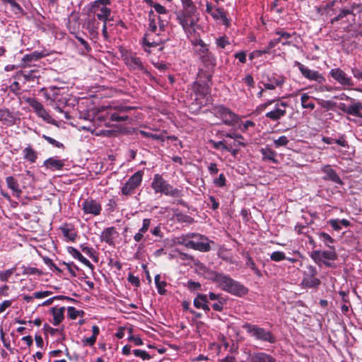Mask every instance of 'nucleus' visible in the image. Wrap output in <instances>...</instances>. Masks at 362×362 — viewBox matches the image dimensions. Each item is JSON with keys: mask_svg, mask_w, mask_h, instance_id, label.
<instances>
[{"mask_svg": "<svg viewBox=\"0 0 362 362\" xmlns=\"http://www.w3.org/2000/svg\"><path fill=\"white\" fill-rule=\"evenodd\" d=\"M245 265L247 267H249L250 269H251L257 276H262V273H261L260 270L256 267L255 262L253 261L252 257L249 255H247V257H246Z\"/></svg>", "mask_w": 362, "mask_h": 362, "instance_id": "42", "label": "nucleus"}, {"mask_svg": "<svg viewBox=\"0 0 362 362\" xmlns=\"http://www.w3.org/2000/svg\"><path fill=\"white\" fill-rule=\"evenodd\" d=\"M143 173L138 171L132 175L121 189L122 194L124 196H131L135 193L136 189L141 185Z\"/></svg>", "mask_w": 362, "mask_h": 362, "instance_id": "7", "label": "nucleus"}, {"mask_svg": "<svg viewBox=\"0 0 362 362\" xmlns=\"http://www.w3.org/2000/svg\"><path fill=\"white\" fill-rule=\"evenodd\" d=\"M329 223L333 228V229L337 231H339L341 229V226L339 222V219H330L329 221Z\"/></svg>", "mask_w": 362, "mask_h": 362, "instance_id": "63", "label": "nucleus"}, {"mask_svg": "<svg viewBox=\"0 0 362 362\" xmlns=\"http://www.w3.org/2000/svg\"><path fill=\"white\" fill-rule=\"evenodd\" d=\"M122 57L124 63L130 69L137 72L147 73L141 59L135 53L127 52Z\"/></svg>", "mask_w": 362, "mask_h": 362, "instance_id": "9", "label": "nucleus"}, {"mask_svg": "<svg viewBox=\"0 0 362 362\" xmlns=\"http://www.w3.org/2000/svg\"><path fill=\"white\" fill-rule=\"evenodd\" d=\"M321 171L325 174L324 180H330L334 183L342 185L343 182L335 170L329 165H326L321 168Z\"/></svg>", "mask_w": 362, "mask_h": 362, "instance_id": "17", "label": "nucleus"}, {"mask_svg": "<svg viewBox=\"0 0 362 362\" xmlns=\"http://www.w3.org/2000/svg\"><path fill=\"white\" fill-rule=\"evenodd\" d=\"M289 142V140L286 136H281L277 139L274 140V144L276 148L281 146H286Z\"/></svg>", "mask_w": 362, "mask_h": 362, "instance_id": "53", "label": "nucleus"}, {"mask_svg": "<svg viewBox=\"0 0 362 362\" xmlns=\"http://www.w3.org/2000/svg\"><path fill=\"white\" fill-rule=\"evenodd\" d=\"M352 14L355 16L353 13V10H349L348 8H343L340 10L339 13L331 20V23L334 24L335 22H337L346 16L347 15Z\"/></svg>", "mask_w": 362, "mask_h": 362, "instance_id": "44", "label": "nucleus"}, {"mask_svg": "<svg viewBox=\"0 0 362 362\" xmlns=\"http://www.w3.org/2000/svg\"><path fill=\"white\" fill-rule=\"evenodd\" d=\"M133 354L135 356L139 357L144 361L150 360L151 358V356L149 355V354L144 350L134 349L133 350Z\"/></svg>", "mask_w": 362, "mask_h": 362, "instance_id": "50", "label": "nucleus"}, {"mask_svg": "<svg viewBox=\"0 0 362 362\" xmlns=\"http://www.w3.org/2000/svg\"><path fill=\"white\" fill-rule=\"evenodd\" d=\"M151 219L150 218H144L142 221V226L139 230L138 233H136L134 236V240L136 242H140L143 240L144 234L148 230L151 225Z\"/></svg>", "mask_w": 362, "mask_h": 362, "instance_id": "26", "label": "nucleus"}, {"mask_svg": "<svg viewBox=\"0 0 362 362\" xmlns=\"http://www.w3.org/2000/svg\"><path fill=\"white\" fill-rule=\"evenodd\" d=\"M166 196L173 198H181L183 196L182 191L177 188L173 187L170 183L167 182L165 189L162 192Z\"/></svg>", "mask_w": 362, "mask_h": 362, "instance_id": "28", "label": "nucleus"}, {"mask_svg": "<svg viewBox=\"0 0 362 362\" xmlns=\"http://www.w3.org/2000/svg\"><path fill=\"white\" fill-rule=\"evenodd\" d=\"M23 274L33 275V274H41V272L37 268H35V267H23Z\"/></svg>", "mask_w": 362, "mask_h": 362, "instance_id": "59", "label": "nucleus"}, {"mask_svg": "<svg viewBox=\"0 0 362 362\" xmlns=\"http://www.w3.org/2000/svg\"><path fill=\"white\" fill-rule=\"evenodd\" d=\"M329 250H313L310 254V257L317 264L321 265L323 263L328 267H334V263L332 262L335 261L337 259V255L334 247L329 248Z\"/></svg>", "mask_w": 362, "mask_h": 362, "instance_id": "6", "label": "nucleus"}, {"mask_svg": "<svg viewBox=\"0 0 362 362\" xmlns=\"http://www.w3.org/2000/svg\"><path fill=\"white\" fill-rule=\"evenodd\" d=\"M216 115L222 119L224 124L228 125L232 124L237 118V115L235 113L223 106L217 107Z\"/></svg>", "mask_w": 362, "mask_h": 362, "instance_id": "16", "label": "nucleus"}, {"mask_svg": "<svg viewBox=\"0 0 362 362\" xmlns=\"http://www.w3.org/2000/svg\"><path fill=\"white\" fill-rule=\"evenodd\" d=\"M139 134L141 135H142L144 137L151 138L154 140H159L161 139L160 135H158L156 134H152L151 132L143 131V130L140 131Z\"/></svg>", "mask_w": 362, "mask_h": 362, "instance_id": "62", "label": "nucleus"}, {"mask_svg": "<svg viewBox=\"0 0 362 362\" xmlns=\"http://www.w3.org/2000/svg\"><path fill=\"white\" fill-rule=\"evenodd\" d=\"M181 1L182 4V11L197 10V8L192 0H181Z\"/></svg>", "mask_w": 362, "mask_h": 362, "instance_id": "56", "label": "nucleus"}, {"mask_svg": "<svg viewBox=\"0 0 362 362\" xmlns=\"http://www.w3.org/2000/svg\"><path fill=\"white\" fill-rule=\"evenodd\" d=\"M70 253L75 259H78L83 264L89 267L90 268H93V266L90 261L84 257L78 250L71 247Z\"/></svg>", "mask_w": 362, "mask_h": 362, "instance_id": "35", "label": "nucleus"}, {"mask_svg": "<svg viewBox=\"0 0 362 362\" xmlns=\"http://www.w3.org/2000/svg\"><path fill=\"white\" fill-rule=\"evenodd\" d=\"M149 16L150 23L148 33H154L156 35H160V32H163V30H160L159 28H157L156 22L154 18L155 16L153 11L150 13Z\"/></svg>", "mask_w": 362, "mask_h": 362, "instance_id": "38", "label": "nucleus"}, {"mask_svg": "<svg viewBox=\"0 0 362 362\" xmlns=\"http://www.w3.org/2000/svg\"><path fill=\"white\" fill-rule=\"evenodd\" d=\"M270 259L274 262H280L281 260L286 259V257L284 252L281 251H276L271 254Z\"/></svg>", "mask_w": 362, "mask_h": 362, "instance_id": "52", "label": "nucleus"}, {"mask_svg": "<svg viewBox=\"0 0 362 362\" xmlns=\"http://www.w3.org/2000/svg\"><path fill=\"white\" fill-rule=\"evenodd\" d=\"M362 110V103L357 102L354 105H349L346 109H342V110L349 115H354L358 117H362L361 110Z\"/></svg>", "mask_w": 362, "mask_h": 362, "instance_id": "31", "label": "nucleus"}, {"mask_svg": "<svg viewBox=\"0 0 362 362\" xmlns=\"http://www.w3.org/2000/svg\"><path fill=\"white\" fill-rule=\"evenodd\" d=\"M167 182L160 175L156 174L151 182V187L156 193H162Z\"/></svg>", "mask_w": 362, "mask_h": 362, "instance_id": "23", "label": "nucleus"}, {"mask_svg": "<svg viewBox=\"0 0 362 362\" xmlns=\"http://www.w3.org/2000/svg\"><path fill=\"white\" fill-rule=\"evenodd\" d=\"M67 313L70 319L75 320L80 315L83 316L84 312L83 310H78L74 307L70 306L67 308Z\"/></svg>", "mask_w": 362, "mask_h": 362, "instance_id": "45", "label": "nucleus"}, {"mask_svg": "<svg viewBox=\"0 0 362 362\" xmlns=\"http://www.w3.org/2000/svg\"><path fill=\"white\" fill-rule=\"evenodd\" d=\"M25 101L31 107L34 109L36 113L44 107L43 105L34 98H28Z\"/></svg>", "mask_w": 362, "mask_h": 362, "instance_id": "41", "label": "nucleus"}, {"mask_svg": "<svg viewBox=\"0 0 362 362\" xmlns=\"http://www.w3.org/2000/svg\"><path fill=\"white\" fill-rule=\"evenodd\" d=\"M207 296L205 294H199L194 300V305L197 308H200L205 303H207Z\"/></svg>", "mask_w": 362, "mask_h": 362, "instance_id": "47", "label": "nucleus"}, {"mask_svg": "<svg viewBox=\"0 0 362 362\" xmlns=\"http://www.w3.org/2000/svg\"><path fill=\"white\" fill-rule=\"evenodd\" d=\"M42 137L45 139L49 144L53 145L55 147H57V148H64V145L63 144L56 141L54 139L50 137V136H48L45 134H43L42 136Z\"/></svg>", "mask_w": 362, "mask_h": 362, "instance_id": "58", "label": "nucleus"}, {"mask_svg": "<svg viewBox=\"0 0 362 362\" xmlns=\"http://www.w3.org/2000/svg\"><path fill=\"white\" fill-rule=\"evenodd\" d=\"M16 271V267H13L11 269H7L6 271H3L0 272V280L1 281H7L10 276L14 273Z\"/></svg>", "mask_w": 362, "mask_h": 362, "instance_id": "51", "label": "nucleus"}, {"mask_svg": "<svg viewBox=\"0 0 362 362\" xmlns=\"http://www.w3.org/2000/svg\"><path fill=\"white\" fill-rule=\"evenodd\" d=\"M65 310L64 307L57 308L54 307L52 308V313L53 315V325H58L64 320V313Z\"/></svg>", "mask_w": 362, "mask_h": 362, "instance_id": "30", "label": "nucleus"}, {"mask_svg": "<svg viewBox=\"0 0 362 362\" xmlns=\"http://www.w3.org/2000/svg\"><path fill=\"white\" fill-rule=\"evenodd\" d=\"M62 231L64 237H66L69 240L74 241L76 239V234L72 232L71 230L67 228H62Z\"/></svg>", "mask_w": 362, "mask_h": 362, "instance_id": "57", "label": "nucleus"}, {"mask_svg": "<svg viewBox=\"0 0 362 362\" xmlns=\"http://www.w3.org/2000/svg\"><path fill=\"white\" fill-rule=\"evenodd\" d=\"M310 96L308 93L302 94L300 97V103L303 108H308L313 110L315 107V103L310 101Z\"/></svg>", "mask_w": 362, "mask_h": 362, "instance_id": "39", "label": "nucleus"}, {"mask_svg": "<svg viewBox=\"0 0 362 362\" xmlns=\"http://www.w3.org/2000/svg\"><path fill=\"white\" fill-rule=\"evenodd\" d=\"M117 235L116 228L113 226L105 228L101 233L100 239L101 242H105L109 245H114L115 239Z\"/></svg>", "mask_w": 362, "mask_h": 362, "instance_id": "18", "label": "nucleus"}, {"mask_svg": "<svg viewBox=\"0 0 362 362\" xmlns=\"http://www.w3.org/2000/svg\"><path fill=\"white\" fill-rule=\"evenodd\" d=\"M317 274L315 267L308 265L306 270L303 273L302 284L308 288H317L320 284V280L316 277Z\"/></svg>", "mask_w": 362, "mask_h": 362, "instance_id": "8", "label": "nucleus"}, {"mask_svg": "<svg viewBox=\"0 0 362 362\" xmlns=\"http://www.w3.org/2000/svg\"><path fill=\"white\" fill-rule=\"evenodd\" d=\"M99 27L100 23L96 20L95 17L88 18L86 20V29L92 36H98Z\"/></svg>", "mask_w": 362, "mask_h": 362, "instance_id": "24", "label": "nucleus"}, {"mask_svg": "<svg viewBox=\"0 0 362 362\" xmlns=\"http://www.w3.org/2000/svg\"><path fill=\"white\" fill-rule=\"evenodd\" d=\"M225 136L233 139L235 140V142L234 143V146H245V144L243 142H241L240 140L243 139V136L240 134H235V133H226L225 134Z\"/></svg>", "mask_w": 362, "mask_h": 362, "instance_id": "46", "label": "nucleus"}, {"mask_svg": "<svg viewBox=\"0 0 362 362\" xmlns=\"http://www.w3.org/2000/svg\"><path fill=\"white\" fill-rule=\"evenodd\" d=\"M192 44L196 46H199V48L196 50L198 57L209 51L208 45L201 39H197L194 41H192Z\"/></svg>", "mask_w": 362, "mask_h": 362, "instance_id": "33", "label": "nucleus"}, {"mask_svg": "<svg viewBox=\"0 0 362 362\" xmlns=\"http://www.w3.org/2000/svg\"><path fill=\"white\" fill-rule=\"evenodd\" d=\"M226 302V300L224 298L219 299L217 303H215L212 305V308L216 311H222L223 309V303Z\"/></svg>", "mask_w": 362, "mask_h": 362, "instance_id": "64", "label": "nucleus"}, {"mask_svg": "<svg viewBox=\"0 0 362 362\" xmlns=\"http://www.w3.org/2000/svg\"><path fill=\"white\" fill-rule=\"evenodd\" d=\"M14 117L6 109H0V121L8 124L14 123Z\"/></svg>", "mask_w": 362, "mask_h": 362, "instance_id": "36", "label": "nucleus"}, {"mask_svg": "<svg viewBox=\"0 0 362 362\" xmlns=\"http://www.w3.org/2000/svg\"><path fill=\"white\" fill-rule=\"evenodd\" d=\"M210 15L215 20H222L223 24L226 25V26H228L229 21L222 9L215 8V9L212 11V13H211Z\"/></svg>", "mask_w": 362, "mask_h": 362, "instance_id": "34", "label": "nucleus"}, {"mask_svg": "<svg viewBox=\"0 0 362 362\" xmlns=\"http://www.w3.org/2000/svg\"><path fill=\"white\" fill-rule=\"evenodd\" d=\"M8 4L11 5V9L15 14L23 13V8L15 0H9Z\"/></svg>", "mask_w": 362, "mask_h": 362, "instance_id": "55", "label": "nucleus"}, {"mask_svg": "<svg viewBox=\"0 0 362 362\" xmlns=\"http://www.w3.org/2000/svg\"><path fill=\"white\" fill-rule=\"evenodd\" d=\"M260 152L262 156V159L264 161H270L273 163H278L276 159L277 153L275 151L272 150L269 147L262 148Z\"/></svg>", "mask_w": 362, "mask_h": 362, "instance_id": "25", "label": "nucleus"}, {"mask_svg": "<svg viewBox=\"0 0 362 362\" xmlns=\"http://www.w3.org/2000/svg\"><path fill=\"white\" fill-rule=\"evenodd\" d=\"M249 359L250 362H277L272 355L260 351L251 353Z\"/></svg>", "mask_w": 362, "mask_h": 362, "instance_id": "19", "label": "nucleus"}, {"mask_svg": "<svg viewBox=\"0 0 362 362\" xmlns=\"http://www.w3.org/2000/svg\"><path fill=\"white\" fill-rule=\"evenodd\" d=\"M43 165L52 171L59 170H62L64 166V162L63 160H59L57 158L51 157L44 161Z\"/></svg>", "mask_w": 362, "mask_h": 362, "instance_id": "22", "label": "nucleus"}, {"mask_svg": "<svg viewBox=\"0 0 362 362\" xmlns=\"http://www.w3.org/2000/svg\"><path fill=\"white\" fill-rule=\"evenodd\" d=\"M81 209L86 214L98 216L101 213L102 205L99 201L88 198L83 202Z\"/></svg>", "mask_w": 362, "mask_h": 362, "instance_id": "12", "label": "nucleus"}, {"mask_svg": "<svg viewBox=\"0 0 362 362\" xmlns=\"http://www.w3.org/2000/svg\"><path fill=\"white\" fill-rule=\"evenodd\" d=\"M151 7L154 8L156 12L158 14V20L159 24V30H164L165 26L168 24L170 19V14L168 10L158 3H154L152 1H148Z\"/></svg>", "mask_w": 362, "mask_h": 362, "instance_id": "10", "label": "nucleus"}, {"mask_svg": "<svg viewBox=\"0 0 362 362\" xmlns=\"http://www.w3.org/2000/svg\"><path fill=\"white\" fill-rule=\"evenodd\" d=\"M176 18L188 36L195 34L199 19L197 10L180 11L177 13Z\"/></svg>", "mask_w": 362, "mask_h": 362, "instance_id": "3", "label": "nucleus"}, {"mask_svg": "<svg viewBox=\"0 0 362 362\" xmlns=\"http://www.w3.org/2000/svg\"><path fill=\"white\" fill-rule=\"evenodd\" d=\"M210 143L213 145V147L215 149H217V150L221 149V150H225V151H230V148L227 146L225 144L223 141H214L211 140Z\"/></svg>", "mask_w": 362, "mask_h": 362, "instance_id": "54", "label": "nucleus"}, {"mask_svg": "<svg viewBox=\"0 0 362 362\" xmlns=\"http://www.w3.org/2000/svg\"><path fill=\"white\" fill-rule=\"evenodd\" d=\"M110 0H95L90 4L89 13H92L94 17L100 21H110L112 9Z\"/></svg>", "mask_w": 362, "mask_h": 362, "instance_id": "4", "label": "nucleus"}, {"mask_svg": "<svg viewBox=\"0 0 362 362\" xmlns=\"http://www.w3.org/2000/svg\"><path fill=\"white\" fill-rule=\"evenodd\" d=\"M38 117H41L45 121L47 122L50 124H54V120L52 119L51 116L47 112V110L43 107L38 112L36 113Z\"/></svg>", "mask_w": 362, "mask_h": 362, "instance_id": "48", "label": "nucleus"}, {"mask_svg": "<svg viewBox=\"0 0 362 362\" xmlns=\"http://www.w3.org/2000/svg\"><path fill=\"white\" fill-rule=\"evenodd\" d=\"M24 153V158L31 163H35L37 158V152L32 148L31 147L28 146L25 148L23 150Z\"/></svg>", "mask_w": 362, "mask_h": 362, "instance_id": "37", "label": "nucleus"}, {"mask_svg": "<svg viewBox=\"0 0 362 362\" xmlns=\"http://www.w3.org/2000/svg\"><path fill=\"white\" fill-rule=\"evenodd\" d=\"M329 75L344 87H351L354 85L353 80L342 69L339 68L332 69Z\"/></svg>", "mask_w": 362, "mask_h": 362, "instance_id": "13", "label": "nucleus"}, {"mask_svg": "<svg viewBox=\"0 0 362 362\" xmlns=\"http://www.w3.org/2000/svg\"><path fill=\"white\" fill-rule=\"evenodd\" d=\"M153 35L154 33H147L144 37H143V45L144 46L148 47H157L163 43L164 41L163 39L159 37V35H156V37L154 38Z\"/></svg>", "mask_w": 362, "mask_h": 362, "instance_id": "21", "label": "nucleus"}, {"mask_svg": "<svg viewBox=\"0 0 362 362\" xmlns=\"http://www.w3.org/2000/svg\"><path fill=\"white\" fill-rule=\"evenodd\" d=\"M214 184L218 187H224L226 185L225 175L223 173L220 174L218 177L214 179Z\"/></svg>", "mask_w": 362, "mask_h": 362, "instance_id": "60", "label": "nucleus"}, {"mask_svg": "<svg viewBox=\"0 0 362 362\" xmlns=\"http://www.w3.org/2000/svg\"><path fill=\"white\" fill-rule=\"evenodd\" d=\"M199 59L206 67H214L216 65V59L210 51L200 56Z\"/></svg>", "mask_w": 362, "mask_h": 362, "instance_id": "27", "label": "nucleus"}, {"mask_svg": "<svg viewBox=\"0 0 362 362\" xmlns=\"http://www.w3.org/2000/svg\"><path fill=\"white\" fill-rule=\"evenodd\" d=\"M318 103L321 105L322 107L329 110L334 107L335 103L331 100H317Z\"/></svg>", "mask_w": 362, "mask_h": 362, "instance_id": "61", "label": "nucleus"}, {"mask_svg": "<svg viewBox=\"0 0 362 362\" xmlns=\"http://www.w3.org/2000/svg\"><path fill=\"white\" fill-rule=\"evenodd\" d=\"M295 66H298L301 74L306 78L310 81H315L319 83H322L325 81V78L317 71L311 70L299 62H295Z\"/></svg>", "mask_w": 362, "mask_h": 362, "instance_id": "11", "label": "nucleus"}, {"mask_svg": "<svg viewBox=\"0 0 362 362\" xmlns=\"http://www.w3.org/2000/svg\"><path fill=\"white\" fill-rule=\"evenodd\" d=\"M199 239L197 240H192L186 242L185 245L187 247L199 250L201 252H208L210 250L211 247L207 242V238L203 235H199Z\"/></svg>", "mask_w": 362, "mask_h": 362, "instance_id": "15", "label": "nucleus"}, {"mask_svg": "<svg viewBox=\"0 0 362 362\" xmlns=\"http://www.w3.org/2000/svg\"><path fill=\"white\" fill-rule=\"evenodd\" d=\"M211 279L217 284L221 290L235 296L245 295L248 290L240 282L233 279L228 275L214 272Z\"/></svg>", "mask_w": 362, "mask_h": 362, "instance_id": "1", "label": "nucleus"}, {"mask_svg": "<svg viewBox=\"0 0 362 362\" xmlns=\"http://www.w3.org/2000/svg\"><path fill=\"white\" fill-rule=\"evenodd\" d=\"M215 44L218 48L224 49L230 45V41L226 35H222L215 39Z\"/></svg>", "mask_w": 362, "mask_h": 362, "instance_id": "43", "label": "nucleus"}, {"mask_svg": "<svg viewBox=\"0 0 362 362\" xmlns=\"http://www.w3.org/2000/svg\"><path fill=\"white\" fill-rule=\"evenodd\" d=\"M287 107V103L277 102L275 103L274 109L267 112L265 116L272 121H278L286 115Z\"/></svg>", "mask_w": 362, "mask_h": 362, "instance_id": "14", "label": "nucleus"}, {"mask_svg": "<svg viewBox=\"0 0 362 362\" xmlns=\"http://www.w3.org/2000/svg\"><path fill=\"white\" fill-rule=\"evenodd\" d=\"M134 109V107L127 105H115L102 107L99 111V119L104 121L109 119L112 122H122L128 119L126 113Z\"/></svg>", "mask_w": 362, "mask_h": 362, "instance_id": "2", "label": "nucleus"}, {"mask_svg": "<svg viewBox=\"0 0 362 362\" xmlns=\"http://www.w3.org/2000/svg\"><path fill=\"white\" fill-rule=\"evenodd\" d=\"M6 182L7 187L12 190L13 194L16 197H19L22 191L19 188V185L17 180L12 176H9L6 178Z\"/></svg>", "mask_w": 362, "mask_h": 362, "instance_id": "29", "label": "nucleus"}, {"mask_svg": "<svg viewBox=\"0 0 362 362\" xmlns=\"http://www.w3.org/2000/svg\"><path fill=\"white\" fill-rule=\"evenodd\" d=\"M318 237L321 241H322L325 245L329 248L334 247V246L330 245L334 242V240L327 233L325 232H320L318 233Z\"/></svg>", "mask_w": 362, "mask_h": 362, "instance_id": "40", "label": "nucleus"}, {"mask_svg": "<svg viewBox=\"0 0 362 362\" xmlns=\"http://www.w3.org/2000/svg\"><path fill=\"white\" fill-rule=\"evenodd\" d=\"M276 34L279 35V37H281V41L282 40H285V41L282 42L283 45H290V42L287 41V40L291 37V33L281 30L276 31Z\"/></svg>", "mask_w": 362, "mask_h": 362, "instance_id": "49", "label": "nucleus"}, {"mask_svg": "<svg viewBox=\"0 0 362 362\" xmlns=\"http://www.w3.org/2000/svg\"><path fill=\"white\" fill-rule=\"evenodd\" d=\"M47 56V54L44 52L35 51L29 54H25L23 57V61L25 62H32L37 61Z\"/></svg>", "mask_w": 362, "mask_h": 362, "instance_id": "32", "label": "nucleus"}, {"mask_svg": "<svg viewBox=\"0 0 362 362\" xmlns=\"http://www.w3.org/2000/svg\"><path fill=\"white\" fill-rule=\"evenodd\" d=\"M243 328L250 334V337H254L257 340L267 341L273 344L276 341V337L270 332L264 328L260 327L250 323H245Z\"/></svg>", "mask_w": 362, "mask_h": 362, "instance_id": "5", "label": "nucleus"}, {"mask_svg": "<svg viewBox=\"0 0 362 362\" xmlns=\"http://www.w3.org/2000/svg\"><path fill=\"white\" fill-rule=\"evenodd\" d=\"M284 83V78L283 76L273 74L270 77H268L267 82H264L263 85L265 89L274 90L277 86H281Z\"/></svg>", "mask_w": 362, "mask_h": 362, "instance_id": "20", "label": "nucleus"}]
</instances>
